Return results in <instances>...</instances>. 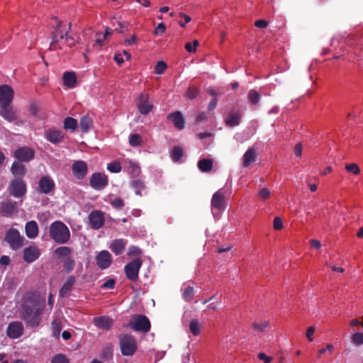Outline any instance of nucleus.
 Listing matches in <instances>:
<instances>
[{
	"label": "nucleus",
	"mask_w": 363,
	"mask_h": 363,
	"mask_svg": "<svg viewBox=\"0 0 363 363\" xmlns=\"http://www.w3.org/2000/svg\"><path fill=\"white\" fill-rule=\"evenodd\" d=\"M45 307V298L38 292L29 291L24 295L21 306V318L28 328H36L40 325Z\"/></svg>",
	"instance_id": "obj_1"
},
{
	"label": "nucleus",
	"mask_w": 363,
	"mask_h": 363,
	"mask_svg": "<svg viewBox=\"0 0 363 363\" xmlns=\"http://www.w3.org/2000/svg\"><path fill=\"white\" fill-rule=\"evenodd\" d=\"M50 238L58 244H66L70 240V231L68 227L62 221L52 222L49 228Z\"/></svg>",
	"instance_id": "obj_2"
},
{
	"label": "nucleus",
	"mask_w": 363,
	"mask_h": 363,
	"mask_svg": "<svg viewBox=\"0 0 363 363\" xmlns=\"http://www.w3.org/2000/svg\"><path fill=\"white\" fill-rule=\"evenodd\" d=\"M4 240L13 250H18L24 246L26 242L24 237L13 228H11L6 232Z\"/></svg>",
	"instance_id": "obj_3"
},
{
	"label": "nucleus",
	"mask_w": 363,
	"mask_h": 363,
	"mask_svg": "<svg viewBox=\"0 0 363 363\" xmlns=\"http://www.w3.org/2000/svg\"><path fill=\"white\" fill-rule=\"evenodd\" d=\"M7 190L10 196L19 199L26 195L27 191V185L22 178H14L11 180Z\"/></svg>",
	"instance_id": "obj_4"
},
{
	"label": "nucleus",
	"mask_w": 363,
	"mask_h": 363,
	"mask_svg": "<svg viewBox=\"0 0 363 363\" xmlns=\"http://www.w3.org/2000/svg\"><path fill=\"white\" fill-rule=\"evenodd\" d=\"M129 326L135 331L147 333L150 330L151 324L146 315L138 314L132 316Z\"/></svg>",
	"instance_id": "obj_5"
},
{
	"label": "nucleus",
	"mask_w": 363,
	"mask_h": 363,
	"mask_svg": "<svg viewBox=\"0 0 363 363\" xmlns=\"http://www.w3.org/2000/svg\"><path fill=\"white\" fill-rule=\"evenodd\" d=\"M120 347L123 355L132 356L137 350V343L131 335L125 334L120 337Z\"/></svg>",
	"instance_id": "obj_6"
},
{
	"label": "nucleus",
	"mask_w": 363,
	"mask_h": 363,
	"mask_svg": "<svg viewBox=\"0 0 363 363\" xmlns=\"http://www.w3.org/2000/svg\"><path fill=\"white\" fill-rule=\"evenodd\" d=\"M227 206L225 192L223 189H219L212 196L211 211L214 216L223 211Z\"/></svg>",
	"instance_id": "obj_7"
},
{
	"label": "nucleus",
	"mask_w": 363,
	"mask_h": 363,
	"mask_svg": "<svg viewBox=\"0 0 363 363\" xmlns=\"http://www.w3.org/2000/svg\"><path fill=\"white\" fill-rule=\"evenodd\" d=\"M142 264V259L136 258L125 265L124 272L128 279L135 281L138 279V274Z\"/></svg>",
	"instance_id": "obj_8"
},
{
	"label": "nucleus",
	"mask_w": 363,
	"mask_h": 363,
	"mask_svg": "<svg viewBox=\"0 0 363 363\" xmlns=\"http://www.w3.org/2000/svg\"><path fill=\"white\" fill-rule=\"evenodd\" d=\"M21 204V202L8 199L6 201L0 203V216L6 218H11L14 214L18 213V207Z\"/></svg>",
	"instance_id": "obj_9"
},
{
	"label": "nucleus",
	"mask_w": 363,
	"mask_h": 363,
	"mask_svg": "<svg viewBox=\"0 0 363 363\" xmlns=\"http://www.w3.org/2000/svg\"><path fill=\"white\" fill-rule=\"evenodd\" d=\"M136 106L139 112L143 115L148 114L153 108V104L150 101L149 95L145 93H141L138 96L136 100Z\"/></svg>",
	"instance_id": "obj_10"
},
{
	"label": "nucleus",
	"mask_w": 363,
	"mask_h": 363,
	"mask_svg": "<svg viewBox=\"0 0 363 363\" xmlns=\"http://www.w3.org/2000/svg\"><path fill=\"white\" fill-rule=\"evenodd\" d=\"M55 183L51 177L43 176L38 182V192L44 194H50L54 191Z\"/></svg>",
	"instance_id": "obj_11"
},
{
	"label": "nucleus",
	"mask_w": 363,
	"mask_h": 363,
	"mask_svg": "<svg viewBox=\"0 0 363 363\" xmlns=\"http://www.w3.org/2000/svg\"><path fill=\"white\" fill-rule=\"evenodd\" d=\"M89 184L94 189L101 191L107 186L108 177L103 173H94L90 177Z\"/></svg>",
	"instance_id": "obj_12"
},
{
	"label": "nucleus",
	"mask_w": 363,
	"mask_h": 363,
	"mask_svg": "<svg viewBox=\"0 0 363 363\" xmlns=\"http://www.w3.org/2000/svg\"><path fill=\"white\" fill-rule=\"evenodd\" d=\"M88 218L90 227L93 230H99L101 228L105 223L104 214L99 210L91 211Z\"/></svg>",
	"instance_id": "obj_13"
},
{
	"label": "nucleus",
	"mask_w": 363,
	"mask_h": 363,
	"mask_svg": "<svg viewBox=\"0 0 363 363\" xmlns=\"http://www.w3.org/2000/svg\"><path fill=\"white\" fill-rule=\"evenodd\" d=\"M13 156L19 162H28L34 158L35 152L28 147H21L14 151Z\"/></svg>",
	"instance_id": "obj_14"
},
{
	"label": "nucleus",
	"mask_w": 363,
	"mask_h": 363,
	"mask_svg": "<svg viewBox=\"0 0 363 363\" xmlns=\"http://www.w3.org/2000/svg\"><path fill=\"white\" fill-rule=\"evenodd\" d=\"M23 325L20 321L11 322L6 329V335L11 339H18L23 334Z\"/></svg>",
	"instance_id": "obj_15"
},
{
	"label": "nucleus",
	"mask_w": 363,
	"mask_h": 363,
	"mask_svg": "<svg viewBox=\"0 0 363 363\" xmlns=\"http://www.w3.org/2000/svg\"><path fill=\"white\" fill-rule=\"evenodd\" d=\"M13 96L14 91L10 86L7 84L0 86V106L11 104Z\"/></svg>",
	"instance_id": "obj_16"
},
{
	"label": "nucleus",
	"mask_w": 363,
	"mask_h": 363,
	"mask_svg": "<svg viewBox=\"0 0 363 363\" xmlns=\"http://www.w3.org/2000/svg\"><path fill=\"white\" fill-rule=\"evenodd\" d=\"M72 172L77 179H83L87 174L88 166L83 160H77L72 165Z\"/></svg>",
	"instance_id": "obj_17"
},
{
	"label": "nucleus",
	"mask_w": 363,
	"mask_h": 363,
	"mask_svg": "<svg viewBox=\"0 0 363 363\" xmlns=\"http://www.w3.org/2000/svg\"><path fill=\"white\" fill-rule=\"evenodd\" d=\"M98 267L101 269L108 268L112 262V257L106 250L101 251L96 257Z\"/></svg>",
	"instance_id": "obj_18"
},
{
	"label": "nucleus",
	"mask_w": 363,
	"mask_h": 363,
	"mask_svg": "<svg viewBox=\"0 0 363 363\" xmlns=\"http://www.w3.org/2000/svg\"><path fill=\"white\" fill-rule=\"evenodd\" d=\"M45 138L52 144H59L63 141L65 133L60 130L49 129L45 132Z\"/></svg>",
	"instance_id": "obj_19"
},
{
	"label": "nucleus",
	"mask_w": 363,
	"mask_h": 363,
	"mask_svg": "<svg viewBox=\"0 0 363 363\" xmlns=\"http://www.w3.org/2000/svg\"><path fill=\"white\" fill-rule=\"evenodd\" d=\"M0 108V116L6 121L11 123L17 120V114L11 104L1 106Z\"/></svg>",
	"instance_id": "obj_20"
},
{
	"label": "nucleus",
	"mask_w": 363,
	"mask_h": 363,
	"mask_svg": "<svg viewBox=\"0 0 363 363\" xmlns=\"http://www.w3.org/2000/svg\"><path fill=\"white\" fill-rule=\"evenodd\" d=\"M39 249L34 245L26 247L23 250V259L27 263H31L35 261L40 257Z\"/></svg>",
	"instance_id": "obj_21"
},
{
	"label": "nucleus",
	"mask_w": 363,
	"mask_h": 363,
	"mask_svg": "<svg viewBox=\"0 0 363 363\" xmlns=\"http://www.w3.org/2000/svg\"><path fill=\"white\" fill-rule=\"evenodd\" d=\"M167 118L171 120L174 125L179 130H182L185 127V118L183 114L177 111L168 114Z\"/></svg>",
	"instance_id": "obj_22"
},
{
	"label": "nucleus",
	"mask_w": 363,
	"mask_h": 363,
	"mask_svg": "<svg viewBox=\"0 0 363 363\" xmlns=\"http://www.w3.org/2000/svg\"><path fill=\"white\" fill-rule=\"evenodd\" d=\"M94 325L99 329L108 330L111 328L113 320L108 316H99L94 318Z\"/></svg>",
	"instance_id": "obj_23"
},
{
	"label": "nucleus",
	"mask_w": 363,
	"mask_h": 363,
	"mask_svg": "<svg viewBox=\"0 0 363 363\" xmlns=\"http://www.w3.org/2000/svg\"><path fill=\"white\" fill-rule=\"evenodd\" d=\"M25 233L30 239L35 238L39 233L38 225L35 220H30L25 225Z\"/></svg>",
	"instance_id": "obj_24"
},
{
	"label": "nucleus",
	"mask_w": 363,
	"mask_h": 363,
	"mask_svg": "<svg viewBox=\"0 0 363 363\" xmlns=\"http://www.w3.org/2000/svg\"><path fill=\"white\" fill-rule=\"evenodd\" d=\"M64 85L69 89H73L77 86V77L74 72H65L62 76Z\"/></svg>",
	"instance_id": "obj_25"
},
{
	"label": "nucleus",
	"mask_w": 363,
	"mask_h": 363,
	"mask_svg": "<svg viewBox=\"0 0 363 363\" xmlns=\"http://www.w3.org/2000/svg\"><path fill=\"white\" fill-rule=\"evenodd\" d=\"M72 24H57L55 32L53 33V39L55 41L64 40L65 35V30H68V32L71 29Z\"/></svg>",
	"instance_id": "obj_26"
},
{
	"label": "nucleus",
	"mask_w": 363,
	"mask_h": 363,
	"mask_svg": "<svg viewBox=\"0 0 363 363\" xmlns=\"http://www.w3.org/2000/svg\"><path fill=\"white\" fill-rule=\"evenodd\" d=\"M74 281L75 279L74 276L71 275L67 278L65 283L60 289L59 295L60 297H65L67 296V294L72 291Z\"/></svg>",
	"instance_id": "obj_27"
},
{
	"label": "nucleus",
	"mask_w": 363,
	"mask_h": 363,
	"mask_svg": "<svg viewBox=\"0 0 363 363\" xmlns=\"http://www.w3.org/2000/svg\"><path fill=\"white\" fill-rule=\"evenodd\" d=\"M125 245V241L122 239H117L113 241L111 250L116 255H120L123 252Z\"/></svg>",
	"instance_id": "obj_28"
},
{
	"label": "nucleus",
	"mask_w": 363,
	"mask_h": 363,
	"mask_svg": "<svg viewBox=\"0 0 363 363\" xmlns=\"http://www.w3.org/2000/svg\"><path fill=\"white\" fill-rule=\"evenodd\" d=\"M169 16L172 17L171 21L176 23H182L183 21L184 23H189L191 21V18L189 15L182 12H170ZM165 20L169 21L167 18H165Z\"/></svg>",
	"instance_id": "obj_29"
},
{
	"label": "nucleus",
	"mask_w": 363,
	"mask_h": 363,
	"mask_svg": "<svg viewBox=\"0 0 363 363\" xmlns=\"http://www.w3.org/2000/svg\"><path fill=\"white\" fill-rule=\"evenodd\" d=\"M240 114L237 112H230L225 118V122L228 127L238 125L240 120Z\"/></svg>",
	"instance_id": "obj_30"
},
{
	"label": "nucleus",
	"mask_w": 363,
	"mask_h": 363,
	"mask_svg": "<svg viewBox=\"0 0 363 363\" xmlns=\"http://www.w3.org/2000/svg\"><path fill=\"white\" fill-rule=\"evenodd\" d=\"M11 173L18 178H22L26 173V167L23 164L18 162H13L11 167Z\"/></svg>",
	"instance_id": "obj_31"
},
{
	"label": "nucleus",
	"mask_w": 363,
	"mask_h": 363,
	"mask_svg": "<svg viewBox=\"0 0 363 363\" xmlns=\"http://www.w3.org/2000/svg\"><path fill=\"white\" fill-rule=\"evenodd\" d=\"M93 127V121L88 116H84L79 121V128L83 133H87Z\"/></svg>",
	"instance_id": "obj_32"
},
{
	"label": "nucleus",
	"mask_w": 363,
	"mask_h": 363,
	"mask_svg": "<svg viewBox=\"0 0 363 363\" xmlns=\"http://www.w3.org/2000/svg\"><path fill=\"white\" fill-rule=\"evenodd\" d=\"M198 167L203 172H208L213 168V160L211 159H202L198 162Z\"/></svg>",
	"instance_id": "obj_33"
},
{
	"label": "nucleus",
	"mask_w": 363,
	"mask_h": 363,
	"mask_svg": "<svg viewBox=\"0 0 363 363\" xmlns=\"http://www.w3.org/2000/svg\"><path fill=\"white\" fill-rule=\"evenodd\" d=\"M130 186L134 189L135 194L138 196H142V191L145 189V182L140 179L132 181Z\"/></svg>",
	"instance_id": "obj_34"
},
{
	"label": "nucleus",
	"mask_w": 363,
	"mask_h": 363,
	"mask_svg": "<svg viewBox=\"0 0 363 363\" xmlns=\"http://www.w3.org/2000/svg\"><path fill=\"white\" fill-rule=\"evenodd\" d=\"M51 330L52 336L58 338L62 330L61 321L59 318H54L51 323Z\"/></svg>",
	"instance_id": "obj_35"
},
{
	"label": "nucleus",
	"mask_w": 363,
	"mask_h": 363,
	"mask_svg": "<svg viewBox=\"0 0 363 363\" xmlns=\"http://www.w3.org/2000/svg\"><path fill=\"white\" fill-rule=\"evenodd\" d=\"M71 248L67 246H61L55 250V254L60 257L67 258L71 257Z\"/></svg>",
	"instance_id": "obj_36"
},
{
	"label": "nucleus",
	"mask_w": 363,
	"mask_h": 363,
	"mask_svg": "<svg viewBox=\"0 0 363 363\" xmlns=\"http://www.w3.org/2000/svg\"><path fill=\"white\" fill-rule=\"evenodd\" d=\"M77 126V121L72 117H67L64 120V128L73 132Z\"/></svg>",
	"instance_id": "obj_37"
},
{
	"label": "nucleus",
	"mask_w": 363,
	"mask_h": 363,
	"mask_svg": "<svg viewBox=\"0 0 363 363\" xmlns=\"http://www.w3.org/2000/svg\"><path fill=\"white\" fill-rule=\"evenodd\" d=\"M269 322L267 320L255 321L253 323L252 328L255 331L257 332L258 333H261L269 325Z\"/></svg>",
	"instance_id": "obj_38"
},
{
	"label": "nucleus",
	"mask_w": 363,
	"mask_h": 363,
	"mask_svg": "<svg viewBox=\"0 0 363 363\" xmlns=\"http://www.w3.org/2000/svg\"><path fill=\"white\" fill-rule=\"evenodd\" d=\"M111 34V29L108 28V27L106 28V31L105 33L103 34V37L101 38V36L99 35V34H97L99 35V37L96 39L95 40V43H94V47L96 48L97 49H100L103 45V40H106L108 38V37Z\"/></svg>",
	"instance_id": "obj_39"
},
{
	"label": "nucleus",
	"mask_w": 363,
	"mask_h": 363,
	"mask_svg": "<svg viewBox=\"0 0 363 363\" xmlns=\"http://www.w3.org/2000/svg\"><path fill=\"white\" fill-rule=\"evenodd\" d=\"M183 156V149L180 146H175L171 152V158L174 162H179Z\"/></svg>",
	"instance_id": "obj_40"
},
{
	"label": "nucleus",
	"mask_w": 363,
	"mask_h": 363,
	"mask_svg": "<svg viewBox=\"0 0 363 363\" xmlns=\"http://www.w3.org/2000/svg\"><path fill=\"white\" fill-rule=\"evenodd\" d=\"M74 265L75 261L72 257H67L63 259V267L67 273L72 272L74 267Z\"/></svg>",
	"instance_id": "obj_41"
},
{
	"label": "nucleus",
	"mask_w": 363,
	"mask_h": 363,
	"mask_svg": "<svg viewBox=\"0 0 363 363\" xmlns=\"http://www.w3.org/2000/svg\"><path fill=\"white\" fill-rule=\"evenodd\" d=\"M129 144L132 147L140 146L143 143V139L138 134H131L129 136Z\"/></svg>",
	"instance_id": "obj_42"
},
{
	"label": "nucleus",
	"mask_w": 363,
	"mask_h": 363,
	"mask_svg": "<svg viewBox=\"0 0 363 363\" xmlns=\"http://www.w3.org/2000/svg\"><path fill=\"white\" fill-rule=\"evenodd\" d=\"M200 324L197 320H192L189 323V330L194 335H198L200 332Z\"/></svg>",
	"instance_id": "obj_43"
},
{
	"label": "nucleus",
	"mask_w": 363,
	"mask_h": 363,
	"mask_svg": "<svg viewBox=\"0 0 363 363\" xmlns=\"http://www.w3.org/2000/svg\"><path fill=\"white\" fill-rule=\"evenodd\" d=\"M51 363H70V362L65 354H57L53 356Z\"/></svg>",
	"instance_id": "obj_44"
},
{
	"label": "nucleus",
	"mask_w": 363,
	"mask_h": 363,
	"mask_svg": "<svg viewBox=\"0 0 363 363\" xmlns=\"http://www.w3.org/2000/svg\"><path fill=\"white\" fill-rule=\"evenodd\" d=\"M100 357L104 360H109L113 357V350L111 347L104 348L100 354Z\"/></svg>",
	"instance_id": "obj_45"
},
{
	"label": "nucleus",
	"mask_w": 363,
	"mask_h": 363,
	"mask_svg": "<svg viewBox=\"0 0 363 363\" xmlns=\"http://www.w3.org/2000/svg\"><path fill=\"white\" fill-rule=\"evenodd\" d=\"M107 169L113 173H118L121 171V165L119 162L113 161L108 164Z\"/></svg>",
	"instance_id": "obj_46"
},
{
	"label": "nucleus",
	"mask_w": 363,
	"mask_h": 363,
	"mask_svg": "<svg viewBox=\"0 0 363 363\" xmlns=\"http://www.w3.org/2000/svg\"><path fill=\"white\" fill-rule=\"evenodd\" d=\"M182 296L184 299H185L186 301H191L194 296V288L190 286H187L184 290Z\"/></svg>",
	"instance_id": "obj_47"
},
{
	"label": "nucleus",
	"mask_w": 363,
	"mask_h": 363,
	"mask_svg": "<svg viewBox=\"0 0 363 363\" xmlns=\"http://www.w3.org/2000/svg\"><path fill=\"white\" fill-rule=\"evenodd\" d=\"M270 194H271V193H270L269 190L268 189V188L263 187L259 190L257 196L262 200H267L269 198Z\"/></svg>",
	"instance_id": "obj_48"
},
{
	"label": "nucleus",
	"mask_w": 363,
	"mask_h": 363,
	"mask_svg": "<svg viewBox=\"0 0 363 363\" xmlns=\"http://www.w3.org/2000/svg\"><path fill=\"white\" fill-rule=\"evenodd\" d=\"M199 89L196 86H191L186 91V97L189 99H195L199 94Z\"/></svg>",
	"instance_id": "obj_49"
},
{
	"label": "nucleus",
	"mask_w": 363,
	"mask_h": 363,
	"mask_svg": "<svg viewBox=\"0 0 363 363\" xmlns=\"http://www.w3.org/2000/svg\"><path fill=\"white\" fill-rule=\"evenodd\" d=\"M352 342L357 345L363 344V333H356L352 336Z\"/></svg>",
	"instance_id": "obj_50"
},
{
	"label": "nucleus",
	"mask_w": 363,
	"mask_h": 363,
	"mask_svg": "<svg viewBox=\"0 0 363 363\" xmlns=\"http://www.w3.org/2000/svg\"><path fill=\"white\" fill-rule=\"evenodd\" d=\"M167 69V65L163 61H159L157 62L155 67V72L157 74H162Z\"/></svg>",
	"instance_id": "obj_51"
},
{
	"label": "nucleus",
	"mask_w": 363,
	"mask_h": 363,
	"mask_svg": "<svg viewBox=\"0 0 363 363\" xmlns=\"http://www.w3.org/2000/svg\"><path fill=\"white\" fill-rule=\"evenodd\" d=\"M345 169L352 174L357 175L360 172V169L359 166L355 163H351L350 164H347Z\"/></svg>",
	"instance_id": "obj_52"
},
{
	"label": "nucleus",
	"mask_w": 363,
	"mask_h": 363,
	"mask_svg": "<svg viewBox=\"0 0 363 363\" xmlns=\"http://www.w3.org/2000/svg\"><path fill=\"white\" fill-rule=\"evenodd\" d=\"M111 206L116 209H121L124 206L123 201L119 198H115L111 201Z\"/></svg>",
	"instance_id": "obj_53"
},
{
	"label": "nucleus",
	"mask_w": 363,
	"mask_h": 363,
	"mask_svg": "<svg viewBox=\"0 0 363 363\" xmlns=\"http://www.w3.org/2000/svg\"><path fill=\"white\" fill-rule=\"evenodd\" d=\"M141 250L137 246H130L128 248V255L130 257L138 256L141 254Z\"/></svg>",
	"instance_id": "obj_54"
},
{
	"label": "nucleus",
	"mask_w": 363,
	"mask_h": 363,
	"mask_svg": "<svg viewBox=\"0 0 363 363\" xmlns=\"http://www.w3.org/2000/svg\"><path fill=\"white\" fill-rule=\"evenodd\" d=\"M260 99L259 94L255 90H251V105L257 104Z\"/></svg>",
	"instance_id": "obj_55"
},
{
	"label": "nucleus",
	"mask_w": 363,
	"mask_h": 363,
	"mask_svg": "<svg viewBox=\"0 0 363 363\" xmlns=\"http://www.w3.org/2000/svg\"><path fill=\"white\" fill-rule=\"evenodd\" d=\"M65 43L69 47L74 45V38L68 34V30H65Z\"/></svg>",
	"instance_id": "obj_56"
},
{
	"label": "nucleus",
	"mask_w": 363,
	"mask_h": 363,
	"mask_svg": "<svg viewBox=\"0 0 363 363\" xmlns=\"http://www.w3.org/2000/svg\"><path fill=\"white\" fill-rule=\"evenodd\" d=\"M115 284H116V281L114 279H109L108 280H106L102 285H101V288L102 289H113L115 286Z\"/></svg>",
	"instance_id": "obj_57"
},
{
	"label": "nucleus",
	"mask_w": 363,
	"mask_h": 363,
	"mask_svg": "<svg viewBox=\"0 0 363 363\" xmlns=\"http://www.w3.org/2000/svg\"><path fill=\"white\" fill-rule=\"evenodd\" d=\"M166 27L164 24H157V26L154 30L153 33L156 35H162L164 33Z\"/></svg>",
	"instance_id": "obj_58"
},
{
	"label": "nucleus",
	"mask_w": 363,
	"mask_h": 363,
	"mask_svg": "<svg viewBox=\"0 0 363 363\" xmlns=\"http://www.w3.org/2000/svg\"><path fill=\"white\" fill-rule=\"evenodd\" d=\"M275 230H281L283 228L282 220L280 218L276 217L273 223Z\"/></svg>",
	"instance_id": "obj_59"
},
{
	"label": "nucleus",
	"mask_w": 363,
	"mask_h": 363,
	"mask_svg": "<svg viewBox=\"0 0 363 363\" xmlns=\"http://www.w3.org/2000/svg\"><path fill=\"white\" fill-rule=\"evenodd\" d=\"M250 165V149H248L244 156H243V162H242V166L244 167H247Z\"/></svg>",
	"instance_id": "obj_60"
},
{
	"label": "nucleus",
	"mask_w": 363,
	"mask_h": 363,
	"mask_svg": "<svg viewBox=\"0 0 363 363\" xmlns=\"http://www.w3.org/2000/svg\"><path fill=\"white\" fill-rule=\"evenodd\" d=\"M258 358L260 360H263L264 363H269L272 360V358L271 357L266 355L263 352H260L258 354Z\"/></svg>",
	"instance_id": "obj_61"
},
{
	"label": "nucleus",
	"mask_w": 363,
	"mask_h": 363,
	"mask_svg": "<svg viewBox=\"0 0 363 363\" xmlns=\"http://www.w3.org/2000/svg\"><path fill=\"white\" fill-rule=\"evenodd\" d=\"M30 112L33 116H36L38 113L39 108L38 106L35 103H33L30 105L29 108Z\"/></svg>",
	"instance_id": "obj_62"
},
{
	"label": "nucleus",
	"mask_w": 363,
	"mask_h": 363,
	"mask_svg": "<svg viewBox=\"0 0 363 363\" xmlns=\"http://www.w3.org/2000/svg\"><path fill=\"white\" fill-rule=\"evenodd\" d=\"M138 38L135 35H132L130 38L125 40V43L128 45H133L136 43Z\"/></svg>",
	"instance_id": "obj_63"
},
{
	"label": "nucleus",
	"mask_w": 363,
	"mask_h": 363,
	"mask_svg": "<svg viewBox=\"0 0 363 363\" xmlns=\"http://www.w3.org/2000/svg\"><path fill=\"white\" fill-rule=\"evenodd\" d=\"M207 118V116L206 114V113L204 112H201L200 113H199L196 117V123H199L202 121H206Z\"/></svg>",
	"instance_id": "obj_64"
}]
</instances>
